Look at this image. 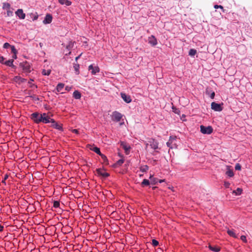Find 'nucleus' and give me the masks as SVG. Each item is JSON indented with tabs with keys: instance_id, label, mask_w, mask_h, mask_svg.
Wrapping results in <instances>:
<instances>
[{
	"instance_id": "1",
	"label": "nucleus",
	"mask_w": 252,
	"mask_h": 252,
	"mask_svg": "<svg viewBox=\"0 0 252 252\" xmlns=\"http://www.w3.org/2000/svg\"><path fill=\"white\" fill-rule=\"evenodd\" d=\"M43 113L39 114L37 112H34L31 114V119L36 124H39L42 122L43 118Z\"/></svg>"
},
{
	"instance_id": "2",
	"label": "nucleus",
	"mask_w": 252,
	"mask_h": 252,
	"mask_svg": "<svg viewBox=\"0 0 252 252\" xmlns=\"http://www.w3.org/2000/svg\"><path fill=\"white\" fill-rule=\"evenodd\" d=\"M176 137L171 136L169 139L166 143L167 146L171 149L176 148Z\"/></svg>"
},
{
	"instance_id": "3",
	"label": "nucleus",
	"mask_w": 252,
	"mask_h": 252,
	"mask_svg": "<svg viewBox=\"0 0 252 252\" xmlns=\"http://www.w3.org/2000/svg\"><path fill=\"white\" fill-rule=\"evenodd\" d=\"M42 123L44 124H47L51 123L53 119L51 118L52 115L50 113H43Z\"/></svg>"
},
{
	"instance_id": "4",
	"label": "nucleus",
	"mask_w": 252,
	"mask_h": 252,
	"mask_svg": "<svg viewBox=\"0 0 252 252\" xmlns=\"http://www.w3.org/2000/svg\"><path fill=\"white\" fill-rule=\"evenodd\" d=\"M123 115L117 111H114L111 115V119L113 121L118 122L120 121Z\"/></svg>"
},
{
	"instance_id": "5",
	"label": "nucleus",
	"mask_w": 252,
	"mask_h": 252,
	"mask_svg": "<svg viewBox=\"0 0 252 252\" xmlns=\"http://www.w3.org/2000/svg\"><path fill=\"white\" fill-rule=\"evenodd\" d=\"M200 131L203 134H210L213 132L212 126H200Z\"/></svg>"
},
{
	"instance_id": "6",
	"label": "nucleus",
	"mask_w": 252,
	"mask_h": 252,
	"mask_svg": "<svg viewBox=\"0 0 252 252\" xmlns=\"http://www.w3.org/2000/svg\"><path fill=\"white\" fill-rule=\"evenodd\" d=\"M20 66L22 67L23 70L26 72H31V66L27 62L21 63L20 64Z\"/></svg>"
},
{
	"instance_id": "7",
	"label": "nucleus",
	"mask_w": 252,
	"mask_h": 252,
	"mask_svg": "<svg viewBox=\"0 0 252 252\" xmlns=\"http://www.w3.org/2000/svg\"><path fill=\"white\" fill-rule=\"evenodd\" d=\"M211 108L215 111L220 112L222 110L220 104L213 102L211 103Z\"/></svg>"
},
{
	"instance_id": "8",
	"label": "nucleus",
	"mask_w": 252,
	"mask_h": 252,
	"mask_svg": "<svg viewBox=\"0 0 252 252\" xmlns=\"http://www.w3.org/2000/svg\"><path fill=\"white\" fill-rule=\"evenodd\" d=\"M150 147L156 150L158 149V143L154 139H151L149 140Z\"/></svg>"
},
{
	"instance_id": "9",
	"label": "nucleus",
	"mask_w": 252,
	"mask_h": 252,
	"mask_svg": "<svg viewBox=\"0 0 252 252\" xmlns=\"http://www.w3.org/2000/svg\"><path fill=\"white\" fill-rule=\"evenodd\" d=\"M88 69L91 71L92 74L94 75L99 72V67L97 66H94L93 64L89 65Z\"/></svg>"
},
{
	"instance_id": "10",
	"label": "nucleus",
	"mask_w": 252,
	"mask_h": 252,
	"mask_svg": "<svg viewBox=\"0 0 252 252\" xmlns=\"http://www.w3.org/2000/svg\"><path fill=\"white\" fill-rule=\"evenodd\" d=\"M96 172L98 175L101 176L104 178H106L109 176V173L105 172L103 169L101 168L96 169Z\"/></svg>"
},
{
	"instance_id": "11",
	"label": "nucleus",
	"mask_w": 252,
	"mask_h": 252,
	"mask_svg": "<svg viewBox=\"0 0 252 252\" xmlns=\"http://www.w3.org/2000/svg\"><path fill=\"white\" fill-rule=\"evenodd\" d=\"M15 14L20 19H24L25 18L26 15L22 9H18L15 12Z\"/></svg>"
},
{
	"instance_id": "12",
	"label": "nucleus",
	"mask_w": 252,
	"mask_h": 252,
	"mask_svg": "<svg viewBox=\"0 0 252 252\" xmlns=\"http://www.w3.org/2000/svg\"><path fill=\"white\" fill-rule=\"evenodd\" d=\"M88 147L90 149V150L94 152L95 153L100 155L101 153L100 152L99 148L97 147L94 146V145H88Z\"/></svg>"
},
{
	"instance_id": "13",
	"label": "nucleus",
	"mask_w": 252,
	"mask_h": 252,
	"mask_svg": "<svg viewBox=\"0 0 252 252\" xmlns=\"http://www.w3.org/2000/svg\"><path fill=\"white\" fill-rule=\"evenodd\" d=\"M52 16L50 14H47L46 15V16L43 21V23L44 24H50L52 22Z\"/></svg>"
},
{
	"instance_id": "14",
	"label": "nucleus",
	"mask_w": 252,
	"mask_h": 252,
	"mask_svg": "<svg viewBox=\"0 0 252 252\" xmlns=\"http://www.w3.org/2000/svg\"><path fill=\"white\" fill-rule=\"evenodd\" d=\"M148 42L152 46H155L158 43L157 40L154 35L149 37Z\"/></svg>"
},
{
	"instance_id": "15",
	"label": "nucleus",
	"mask_w": 252,
	"mask_h": 252,
	"mask_svg": "<svg viewBox=\"0 0 252 252\" xmlns=\"http://www.w3.org/2000/svg\"><path fill=\"white\" fill-rule=\"evenodd\" d=\"M121 95L123 99L126 103H128L131 101V97L129 95H126L125 93H121Z\"/></svg>"
},
{
	"instance_id": "16",
	"label": "nucleus",
	"mask_w": 252,
	"mask_h": 252,
	"mask_svg": "<svg viewBox=\"0 0 252 252\" xmlns=\"http://www.w3.org/2000/svg\"><path fill=\"white\" fill-rule=\"evenodd\" d=\"M51 126L53 127L54 128L57 129L58 130H62V126L60 124H58L54 119L51 122Z\"/></svg>"
},
{
	"instance_id": "17",
	"label": "nucleus",
	"mask_w": 252,
	"mask_h": 252,
	"mask_svg": "<svg viewBox=\"0 0 252 252\" xmlns=\"http://www.w3.org/2000/svg\"><path fill=\"white\" fill-rule=\"evenodd\" d=\"M13 80L16 83H18L19 84L25 82L26 81L25 79L22 78L19 76H15L13 78Z\"/></svg>"
},
{
	"instance_id": "18",
	"label": "nucleus",
	"mask_w": 252,
	"mask_h": 252,
	"mask_svg": "<svg viewBox=\"0 0 252 252\" xmlns=\"http://www.w3.org/2000/svg\"><path fill=\"white\" fill-rule=\"evenodd\" d=\"M121 146H122V148L125 150V153L126 155H128L129 153V151L131 148L130 147L124 142H122L121 143Z\"/></svg>"
},
{
	"instance_id": "19",
	"label": "nucleus",
	"mask_w": 252,
	"mask_h": 252,
	"mask_svg": "<svg viewBox=\"0 0 252 252\" xmlns=\"http://www.w3.org/2000/svg\"><path fill=\"white\" fill-rule=\"evenodd\" d=\"M225 174L229 177H232L234 176L233 169H230L229 166H227V171Z\"/></svg>"
},
{
	"instance_id": "20",
	"label": "nucleus",
	"mask_w": 252,
	"mask_h": 252,
	"mask_svg": "<svg viewBox=\"0 0 252 252\" xmlns=\"http://www.w3.org/2000/svg\"><path fill=\"white\" fill-rule=\"evenodd\" d=\"M14 62L13 59L9 60L6 62H4V64L6 65L12 67H15V65H14L13 63Z\"/></svg>"
},
{
	"instance_id": "21",
	"label": "nucleus",
	"mask_w": 252,
	"mask_h": 252,
	"mask_svg": "<svg viewBox=\"0 0 252 252\" xmlns=\"http://www.w3.org/2000/svg\"><path fill=\"white\" fill-rule=\"evenodd\" d=\"M150 179L151 180V184L152 185H156L158 182V179L153 177V175L150 174Z\"/></svg>"
},
{
	"instance_id": "22",
	"label": "nucleus",
	"mask_w": 252,
	"mask_h": 252,
	"mask_svg": "<svg viewBox=\"0 0 252 252\" xmlns=\"http://www.w3.org/2000/svg\"><path fill=\"white\" fill-rule=\"evenodd\" d=\"M59 1L60 4L66 6H69L71 4V2L68 0H59Z\"/></svg>"
},
{
	"instance_id": "23",
	"label": "nucleus",
	"mask_w": 252,
	"mask_h": 252,
	"mask_svg": "<svg viewBox=\"0 0 252 252\" xmlns=\"http://www.w3.org/2000/svg\"><path fill=\"white\" fill-rule=\"evenodd\" d=\"M73 96L75 99H78L81 98V94L79 92H78V91H75L73 94Z\"/></svg>"
},
{
	"instance_id": "24",
	"label": "nucleus",
	"mask_w": 252,
	"mask_h": 252,
	"mask_svg": "<svg viewBox=\"0 0 252 252\" xmlns=\"http://www.w3.org/2000/svg\"><path fill=\"white\" fill-rule=\"evenodd\" d=\"M64 84H63V83H59L57 87H56V90L58 92H61L64 87Z\"/></svg>"
},
{
	"instance_id": "25",
	"label": "nucleus",
	"mask_w": 252,
	"mask_h": 252,
	"mask_svg": "<svg viewBox=\"0 0 252 252\" xmlns=\"http://www.w3.org/2000/svg\"><path fill=\"white\" fill-rule=\"evenodd\" d=\"M124 162V160L123 159H121L118 160L114 164V166L115 167H117L120 166L122 165V164Z\"/></svg>"
},
{
	"instance_id": "26",
	"label": "nucleus",
	"mask_w": 252,
	"mask_h": 252,
	"mask_svg": "<svg viewBox=\"0 0 252 252\" xmlns=\"http://www.w3.org/2000/svg\"><path fill=\"white\" fill-rule=\"evenodd\" d=\"M209 248L210 250H211L212 251L215 252H218L220 251V249L219 248L217 247L216 246H212L211 245L209 246Z\"/></svg>"
},
{
	"instance_id": "27",
	"label": "nucleus",
	"mask_w": 252,
	"mask_h": 252,
	"mask_svg": "<svg viewBox=\"0 0 252 252\" xmlns=\"http://www.w3.org/2000/svg\"><path fill=\"white\" fill-rule=\"evenodd\" d=\"M150 183L151 182H150V181L148 180L144 179L143 180L142 182L141 183V185L142 187L149 186L150 185Z\"/></svg>"
},
{
	"instance_id": "28",
	"label": "nucleus",
	"mask_w": 252,
	"mask_h": 252,
	"mask_svg": "<svg viewBox=\"0 0 252 252\" xmlns=\"http://www.w3.org/2000/svg\"><path fill=\"white\" fill-rule=\"evenodd\" d=\"M227 232L228 234L229 235H230V236H232V237H234V238H236L237 237V236L235 234V233H234L233 230L228 229L227 231Z\"/></svg>"
},
{
	"instance_id": "29",
	"label": "nucleus",
	"mask_w": 252,
	"mask_h": 252,
	"mask_svg": "<svg viewBox=\"0 0 252 252\" xmlns=\"http://www.w3.org/2000/svg\"><path fill=\"white\" fill-rule=\"evenodd\" d=\"M148 169L149 167L147 165L141 166L140 168V171L142 172H146L148 170Z\"/></svg>"
},
{
	"instance_id": "30",
	"label": "nucleus",
	"mask_w": 252,
	"mask_h": 252,
	"mask_svg": "<svg viewBox=\"0 0 252 252\" xmlns=\"http://www.w3.org/2000/svg\"><path fill=\"white\" fill-rule=\"evenodd\" d=\"M73 67L76 74H78L79 73V64L78 63H74Z\"/></svg>"
},
{
	"instance_id": "31",
	"label": "nucleus",
	"mask_w": 252,
	"mask_h": 252,
	"mask_svg": "<svg viewBox=\"0 0 252 252\" xmlns=\"http://www.w3.org/2000/svg\"><path fill=\"white\" fill-rule=\"evenodd\" d=\"M197 52L195 49H190L189 54L190 56H193L196 54Z\"/></svg>"
},
{
	"instance_id": "32",
	"label": "nucleus",
	"mask_w": 252,
	"mask_h": 252,
	"mask_svg": "<svg viewBox=\"0 0 252 252\" xmlns=\"http://www.w3.org/2000/svg\"><path fill=\"white\" fill-rule=\"evenodd\" d=\"M31 15V18L32 19V20L33 21H34V20H36L38 18V15L37 14V13H36L35 14H32V13H31L30 14Z\"/></svg>"
},
{
	"instance_id": "33",
	"label": "nucleus",
	"mask_w": 252,
	"mask_h": 252,
	"mask_svg": "<svg viewBox=\"0 0 252 252\" xmlns=\"http://www.w3.org/2000/svg\"><path fill=\"white\" fill-rule=\"evenodd\" d=\"M242 192V189L240 188H237L236 190H234L233 193H235L236 195L241 194Z\"/></svg>"
},
{
	"instance_id": "34",
	"label": "nucleus",
	"mask_w": 252,
	"mask_h": 252,
	"mask_svg": "<svg viewBox=\"0 0 252 252\" xmlns=\"http://www.w3.org/2000/svg\"><path fill=\"white\" fill-rule=\"evenodd\" d=\"M10 5L8 3L4 2L3 3L2 8L3 9H10Z\"/></svg>"
},
{
	"instance_id": "35",
	"label": "nucleus",
	"mask_w": 252,
	"mask_h": 252,
	"mask_svg": "<svg viewBox=\"0 0 252 252\" xmlns=\"http://www.w3.org/2000/svg\"><path fill=\"white\" fill-rule=\"evenodd\" d=\"M42 73L44 75H49L51 73V70L43 69L42 71Z\"/></svg>"
},
{
	"instance_id": "36",
	"label": "nucleus",
	"mask_w": 252,
	"mask_h": 252,
	"mask_svg": "<svg viewBox=\"0 0 252 252\" xmlns=\"http://www.w3.org/2000/svg\"><path fill=\"white\" fill-rule=\"evenodd\" d=\"M99 156L101 157L104 162H108L107 158L104 155L101 153Z\"/></svg>"
},
{
	"instance_id": "37",
	"label": "nucleus",
	"mask_w": 252,
	"mask_h": 252,
	"mask_svg": "<svg viewBox=\"0 0 252 252\" xmlns=\"http://www.w3.org/2000/svg\"><path fill=\"white\" fill-rule=\"evenodd\" d=\"M53 206L54 208H58L60 206V202L58 201H54L53 203Z\"/></svg>"
},
{
	"instance_id": "38",
	"label": "nucleus",
	"mask_w": 252,
	"mask_h": 252,
	"mask_svg": "<svg viewBox=\"0 0 252 252\" xmlns=\"http://www.w3.org/2000/svg\"><path fill=\"white\" fill-rule=\"evenodd\" d=\"M6 14H7V16L11 17V16H13V11L10 10V9H7Z\"/></svg>"
},
{
	"instance_id": "39",
	"label": "nucleus",
	"mask_w": 252,
	"mask_h": 252,
	"mask_svg": "<svg viewBox=\"0 0 252 252\" xmlns=\"http://www.w3.org/2000/svg\"><path fill=\"white\" fill-rule=\"evenodd\" d=\"M158 242L155 239L152 240V245L154 247H157L158 245Z\"/></svg>"
},
{
	"instance_id": "40",
	"label": "nucleus",
	"mask_w": 252,
	"mask_h": 252,
	"mask_svg": "<svg viewBox=\"0 0 252 252\" xmlns=\"http://www.w3.org/2000/svg\"><path fill=\"white\" fill-rule=\"evenodd\" d=\"M214 8L215 9L220 8L222 10V11L223 12L224 11V9H223V6L222 5H214Z\"/></svg>"
},
{
	"instance_id": "41",
	"label": "nucleus",
	"mask_w": 252,
	"mask_h": 252,
	"mask_svg": "<svg viewBox=\"0 0 252 252\" xmlns=\"http://www.w3.org/2000/svg\"><path fill=\"white\" fill-rule=\"evenodd\" d=\"M11 52L13 54H16L17 50L15 49V47L14 46H11Z\"/></svg>"
},
{
	"instance_id": "42",
	"label": "nucleus",
	"mask_w": 252,
	"mask_h": 252,
	"mask_svg": "<svg viewBox=\"0 0 252 252\" xmlns=\"http://www.w3.org/2000/svg\"><path fill=\"white\" fill-rule=\"evenodd\" d=\"M235 169L236 170H240L241 169V165L239 163L236 164L235 167Z\"/></svg>"
},
{
	"instance_id": "43",
	"label": "nucleus",
	"mask_w": 252,
	"mask_h": 252,
	"mask_svg": "<svg viewBox=\"0 0 252 252\" xmlns=\"http://www.w3.org/2000/svg\"><path fill=\"white\" fill-rule=\"evenodd\" d=\"M241 240L242 241H243L244 242H245V243H247V242L246 237L245 236H244V235H242L241 236Z\"/></svg>"
},
{
	"instance_id": "44",
	"label": "nucleus",
	"mask_w": 252,
	"mask_h": 252,
	"mask_svg": "<svg viewBox=\"0 0 252 252\" xmlns=\"http://www.w3.org/2000/svg\"><path fill=\"white\" fill-rule=\"evenodd\" d=\"M11 45L8 43H5L4 44H3V48H5V49H7L8 48V47H11Z\"/></svg>"
},
{
	"instance_id": "45",
	"label": "nucleus",
	"mask_w": 252,
	"mask_h": 252,
	"mask_svg": "<svg viewBox=\"0 0 252 252\" xmlns=\"http://www.w3.org/2000/svg\"><path fill=\"white\" fill-rule=\"evenodd\" d=\"M4 58L3 57H0V63H1L4 64V63L5 62H4Z\"/></svg>"
},
{
	"instance_id": "46",
	"label": "nucleus",
	"mask_w": 252,
	"mask_h": 252,
	"mask_svg": "<svg viewBox=\"0 0 252 252\" xmlns=\"http://www.w3.org/2000/svg\"><path fill=\"white\" fill-rule=\"evenodd\" d=\"M224 185L226 188H228L230 186V183L227 182H225Z\"/></svg>"
},
{
	"instance_id": "47",
	"label": "nucleus",
	"mask_w": 252,
	"mask_h": 252,
	"mask_svg": "<svg viewBox=\"0 0 252 252\" xmlns=\"http://www.w3.org/2000/svg\"><path fill=\"white\" fill-rule=\"evenodd\" d=\"M215 93L214 92H212V93L210 94V97L212 99H213L214 98V97H215Z\"/></svg>"
},
{
	"instance_id": "48",
	"label": "nucleus",
	"mask_w": 252,
	"mask_h": 252,
	"mask_svg": "<svg viewBox=\"0 0 252 252\" xmlns=\"http://www.w3.org/2000/svg\"><path fill=\"white\" fill-rule=\"evenodd\" d=\"M33 81V79H31L30 80V81H29V83L31 85V87H32L33 85H34L33 84H32V82Z\"/></svg>"
},
{
	"instance_id": "49",
	"label": "nucleus",
	"mask_w": 252,
	"mask_h": 252,
	"mask_svg": "<svg viewBox=\"0 0 252 252\" xmlns=\"http://www.w3.org/2000/svg\"><path fill=\"white\" fill-rule=\"evenodd\" d=\"M72 132L73 133H76V134H78V130L76 129H74L72 130Z\"/></svg>"
},
{
	"instance_id": "50",
	"label": "nucleus",
	"mask_w": 252,
	"mask_h": 252,
	"mask_svg": "<svg viewBox=\"0 0 252 252\" xmlns=\"http://www.w3.org/2000/svg\"><path fill=\"white\" fill-rule=\"evenodd\" d=\"M12 59H16L17 58V55L16 54H13V55L12 56Z\"/></svg>"
},
{
	"instance_id": "51",
	"label": "nucleus",
	"mask_w": 252,
	"mask_h": 252,
	"mask_svg": "<svg viewBox=\"0 0 252 252\" xmlns=\"http://www.w3.org/2000/svg\"><path fill=\"white\" fill-rule=\"evenodd\" d=\"M164 182H165V180L164 179H163V180H158V182H159L160 183Z\"/></svg>"
},
{
	"instance_id": "52",
	"label": "nucleus",
	"mask_w": 252,
	"mask_h": 252,
	"mask_svg": "<svg viewBox=\"0 0 252 252\" xmlns=\"http://www.w3.org/2000/svg\"><path fill=\"white\" fill-rule=\"evenodd\" d=\"M3 229V226L0 224V232L2 231Z\"/></svg>"
},
{
	"instance_id": "53",
	"label": "nucleus",
	"mask_w": 252,
	"mask_h": 252,
	"mask_svg": "<svg viewBox=\"0 0 252 252\" xmlns=\"http://www.w3.org/2000/svg\"><path fill=\"white\" fill-rule=\"evenodd\" d=\"M149 145H150V144H149V142H148V143H146V148H147V147H148V146Z\"/></svg>"
},
{
	"instance_id": "54",
	"label": "nucleus",
	"mask_w": 252,
	"mask_h": 252,
	"mask_svg": "<svg viewBox=\"0 0 252 252\" xmlns=\"http://www.w3.org/2000/svg\"><path fill=\"white\" fill-rule=\"evenodd\" d=\"M66 47H67V48L69 49V48L71 47V45H70V44H69V45L68 46H67Z\"/></svg>"
},
{
	"instance_id": "55",
	"label": "nucleus",
	"mask_w": 252,
	"mask_h": 252,
	"mask_svg": "<svg viewBox=\"0 0 252 252\" xmlns=\"http://www.w3.org/2000/svg\"><path fill=\"white\" fill-rule=\"evenodd\" d=\"M79 57H80V56H78V57H76V58H75L76 61H77L79 58Z\"/></svg>"
},
{
	"instance_id": "56",
	"label": "nucleus",
	"mask_w": 252,
	"mask_h": 252,
	"mask_svg": "<svg viewBox=\"0 0 252 252\" xmlns=\"http://www.w3.org/2000/svg\"><path fill=\"white\" fill-rule=\"evenodd\" d=\"M7 177H8V176H7V175H6V176H5V177H4V180H6V179H7Z\"/></svg>"
}]
</instances>
